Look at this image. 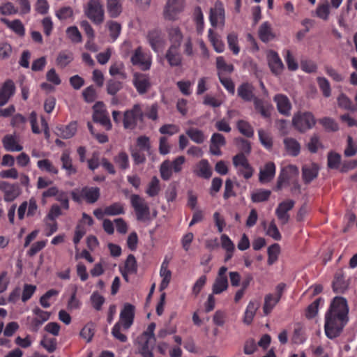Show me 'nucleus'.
<instances>
[{
    "label": "nucleus",
    "instance_id": "f257e3e1",
    "mask_svg": "<svg viewBox=\"0 0 357 357\" xmlns=\"http://www.w3.org/2000/svg\"><path fill=\"white\" fill-rule=\"evenodd\" d=\"M349 306L346 298L336 296L332 301L325 314L324 330L326 337H338L349 321Z\"/></svg>",
    "mask_w": 357,
    "mask_h": 357
},
{
    "label": "nucleus",
    "instance_id": "f03ea898",
    "mask_svg": "<svg viewBox=\"0 0 357 357\" xmlns=\"http://www.w3.org/2000/svg\"><path fill=\"white\" fill-rule=\"evenodd\" d=\"M135 314V307L128 303L124 304L120 312L119 321H117L112 329L113 337L121 342H126L128 337L121 331H128L133 324Z\"/></svg>",
    "mask_w": 357,
    "mask_h": 357
},
{
    "label": "nucleus",
    "instance_id": "7ed1b4c3",
    "mask_svg": "<svg viewBox=\"0 0 357 357\" xmlns=\"http://www.w3.org/2000/svg\"><path fill=\"white\" fill-rule=\"evenodd\" d=\"M155 337H146V334L139 335L135 342L137 354L142 357H154L153 351L155 347Z\"/></svg>",
    "mask_w": 357,
    "mask_h": 357
},
{
    "label": "nucleus",
    "instance_id": "20e7f679",
    "mask_svg": "<svg viewBox=\"0 0 357 357\" xmlns=\"http://www.w3.org/2000/svg\"><path fill=\"white\" fill-rule=\"evenodd\" d=\"M73 199L80 202L84 199L87 203H95L100 197V189L97 187H84L81 189H75L71 192Z\"/></svg>",
    "mask_w": 357,
    "mask_h": 357
},
{
    "label": "nucleus",
    "instance_id": "39448f33",
    "mask_svg": "<svg viewBox=\"0 0 357 357\" xmlns=\"http://www.w3.org/2000/svg\"><path fill=\"white\" fill-rule=\"evenodd\" d=\"M144 114L142 106L140 104H135L132 109L126 110L123 114V123L126 129L135 128L138 121H143Z\"/></svg>",
    "mask_w": 357,
    "mask_h": 357
},
{
    "label": "nucleus",
    "instance_id": "423d86ee",
    "mask_svg": "<svg viewBox=\"0 0 357 357\" xmlns=\"http://www.w3.org/2000/svg\"><path fill=\"white\" fill-rule=\"evenodd\" d=\"M286 284L283 282L278 284L275 287V294H266L264 297L263 312L264 315H268L275 306L279 303L284 291Z\"/></svg>",
    "mask_w": 357,
    "mask_h": 357
},
{
    "label": "nucleus",
    "instance_id": "0eeeda50",
    "mask_svg": "<svg viewBox=\"0 0 357 357\" xmlns=\"http://www.w3.org/2000/svg\"><path fill=\"white\" fill-rule=\"evenodd\" d=\"M292 123L296 129L305 132L314 126L315 119L310 112H298L294 115Z\"/></svg>",
    "mask_w": 357,
    "mask_h": 357
},
{
    "label": "nucleus",
    "instance_id": "6e6552de",
    "mask_svg": "<svg viewBox=\"0 0 357 357\" xmlns=\"http://www.w3.org/2000/svg\"><path fill=\"white\" fill-rule=\"evenodd\" d=\"M185 8V0H167L163 15L166 20L175 21L178 19Z\"/></svg>",
    "mask_w": 357,
    "mask_h": 357
},
{
    "label": "nucleus",
    "instance_id": "1a4fd4ad",
    "mask_svg": "<svg viewBox=\"0 0 357 357\" xmlns=\"http://www.w3.org/2000/svg\"><path fill=\"white\" fill-rule=\"evenodd\" d=\"M299 174L298 167L294 165H289L282 168L278 178L276 188L282 189L289 184L290 181L296 178Z\"/></svg>",
    "mask_w": 357,
    "mask_h": 357
},
{
    "label": "nucleus",
    "instance_id": "9d476101",
    "mask_svg": "<svg viewBox=\"0 0 357 357\" xmlns=\"http://www.w3.org/2000/svg\"><path fill=\"white\" fill-rule=\"evenodd\" d=\"M86 16L96 24L104 20V10L99 0H91L85 9Z\"/></svg>",
    "mask_w": 357,
    "mask_h": 357
},
{
    "label": "nucleus",
    "instance_id": "9b49d317",
    "mask_svg": "<svg viewBox=\"0 0 357 357\" xmlns=\"http://www.w3.org/2000/svg\"><path fill=\"white\" fill-rule=\"evenodd\" d=\"M131 62L134 66H137L142 70L150 69L152 59L151 55L145 52L141 47L137 48L131 56Z\"/></svg>",
    "mask_w": 357,
    "mask_h": 357
},
{
    "label": "nucleus",
    "instance_id": "f8f14e48",
    "mask_svg": "<svg viewBox=\"0 0 357 357\" xmlns=\"http://www.w3.org/2000/svg\"><path fill=\"white\" fill-rule=\"evenodd\" d=\"M130 202L138 220H145L149 218L150 215L149 207L144 199L137 195H132L130 197Z\"/></svg>",
    "mask_w": 357,
    "mask_h": 357
},
{
    "label": "nucleus",
    "instance_id": "ddd939ff",
    "mask_svg": "<svg viewBox=\"0 0 357 357\" xmlns=\"http://www.w3.org/2000/svg\"><path fill=\"white\" fill-rule=\"evenodd\" d=\"M93 119L95 122L99 123L105 128L106 130L112 128V123L108 113L105 108V105L102 102H98L93 106Z\"/></svg>",
    "mask_w": 357,
    "mask_h": 357
},
{
    "label": "nucleus",
    "instance_id": "4468645a",
    "mask_svg": "<svg viewBox=\"0 0 357 357\" xmlns=\"http://www.w3.org/2000/svg\"><path fill=\"white\" fill-rule=\"evenodd\" d=\"M209 20L211 26L213 27L223 26L225 25V13L221 1H215L213 6L211 8Z\"/></svg>",
    "mask_w": 357,
    "mask_h": 357
},
{
    "label": "nucleus",
    "instance_id": "2eb2a0df",
    "mask_svg": "<svg viewBox=\"0 0 357 357\" xmlns=\"http://www.w3.org/2000/svg\"><path fill=\"white\" fill-rule=\"evenodd\" d=\"M0 190L3 193V199L8 202L15 200L21 193L17 184L5 181H0Z\"/></svg>",
    "mask_w": 357,
    "mask_h": 357
},
{
    "label": "nucleus",
    "instance_id": "dca6fc26",
    "mask_svg": "<svg viewBox=\"0 0 357 357\" xmlns=\"http://www.w3.org/2000/svg\"><path fill=\"white\" fill-rule=\"evenodd\" d=\"M227 268L222 266L220 268L218 276L213 284L212 291L213 294H220L228 287V279L226 275Z\"/></svg>",
    "mask_w": 357,
    "mask_h": 357
},
{
    "label": "nucleus",
    "instance_id": "f3484780",
    "mask_svg": "<svg viewBox=\"0 0 357 357\" xmlns=\"http://www.w3.org/2000/svg\"><path fill=\"white\" fill-rule=\"evenodd\" d=\"M132 84L140 95L146 93L151 86L149 76L140 73L133 74Z\"/></svg>",
    "mask_w": 357,
    "mask_h": 357
},
{
    "label": "nucleus",
    "instance_id": "a211bd4d",
    "mask_svg": "<svg viewBox=\"0 0 357 357\" xmlns=\"http://www.w3.org/2000/svg\"><path fill=\"white\" fill-rule=\"evenodd\" d=\"M266 57L271 72L275 75H280L284 66L278 54L273 50H268L266 52Z\"/></svg>",
    "mask_w": 357,
    "mask_h": 357
},
{
    "label": "nucleus",
    "instance_id": "6ab92c4d",
    "mask_svg": "<svg viewBox=\"0 0 357 357\" xmlns=\"http://www.w3.org/2000/svg\"><path fill=\"white\" fill-rule=\"evenodd\" d=\"M2 144L7 151L20 152L23 149V146L20 142V138L15 134L6 135L2 139Z\"/></svg>",
    "mask_w": 357,
    "mask_h": 357
},
{
    "label": "nucleus",
    "instance_id": "aec40b11",
    "mask_svg": "<svg viewBox=\"0 0 357 357\" xmlns=\"http://www.w3.org/2000/svg\"><path fill=\"white\" fill-rule=\"evenodd\" d=\"M15 92L14 82L10 79L6 80L0 87V107L5 105L15 94Z\"/></svg>",
    "mask_w": 357,
    "mask_h": 357
},
{
    "label": "nucleus",
    "instance_id": "412c9836",
    "mask_svg": "<svg viewBox=\"0 0 357 357\" xmlns=\"http://www.w3.org/2000/svg\"><path fill=\"white\" fill-rule=\"evenodd\" d=\"M212 168L206 159L199 161L194 167L193 173L198 177L208 179L212 176Z\"/></svg>",
    "mask_w": 357,
    "mask_h": 357
},
{
    "label": "nucleus",
    "instance_id": "4be33fe9",
    "mask_svg": "<svg viewBox=\"0 0 357 357\" xmlns=\"http://www.w3.org/2000/svg\"><path fill=\"white\" fill-rule=\"evenodd\" d=\"M148 40L153 51L160 52L165 45V40L158 30H153L148 33Z\"/></svg>",
    "mask_w": 357,
    "mask_h": 357
},
{
    "label": "nucleus",
    "instance_id": "5701e85b",
    "mask_svg": "<svg viewBox=\"0 0 357 357\" xmlns=\"http://www.w3.org/2000/svg\"><path fill=\"white\" fill-rule=\"evenodd\" d=\"M276 102L278 112L285 116H289L291 109V104L289 98L283 94H277L273 98Z\"/></svg>",
    "mask_w": 357,
    "mask_h": 357
},
{
    "label": "nucleus",
    "instance_id": "b1692460",
    "mask_svg": "<svg viewBox=\"0 0 357 357\" xmlns=\"http://www.w3.org/2000/svg\"><path fill=\"white\" fill-rule=\"evenodd\" d=\"M165 58L171 67H178L182 64V56L179 47H169L166 52Z\"/></svg>",
    "mask_w": 357,
    "mask_h": 357
},
{
    "label": "nucleus",
    "instance_id": "393cba45",
    "mask_svg": "<svg viewBox=\"0 0 357 357\" xmlns=\"http://www.w3.org/2000/svg\"><path fill=\"white\" fill-rule=\"evenodd\" d=\"M169 261L165 258L161 264L160 270V275L162 278V281L160 284V291H163L169 285L171 278L172 272L168 269Z\"/></svg>",
    "mask_w": 357,
    "mask_h": 357
},
{
    "label": "nucleus",
    "instance_id": "a878e982",
    "mask_svg": "<svg viewBox=\"0 0 357 357\" xmlns=\"http://www.w3.org/2000/svg\"><path fill=\"white\" fill-rule=\"evenodd\" d=\"M275 174V165L273 162H267L259 171V181L266 183L271 181Z\"/></svg>",
    "mask_w": 357,
    "mask_h": 357
},
{
    "label": "nucleus",
    "instance_id": "bb28decb",
    "mask_svg": "<svg viewBox=\"0 0 357 357\" xmlns=\"http://www.w3.org/2000/svg\"><path fill=\"white\" fill-rule=\"evenodd\" d=\"M332 288L335 293L342 294L344 293L348 288V283L345 280L342 272H337L335 274L334 279L332 283Z\"/></svg>",
    "mask_w": 357,
    "mask_h": 357
},
{
    "label": "nucleus",
    "instance_id": "cd10ccee",
    "mask_svg": "<svg viewBox=\"0 0 357 357\" xmlns=\"http://www.w3.org/2000/svg\"><path fill=\"white\" fill-rule=\"evenodd\" d=\"M167 33L169 40L171 43L169 47H180L183 36L179 27H169L167 29Z\"/></svg>",
    "mask_w": 357,
    "mask_h": 357
},
{
    "label": "nucleus",
    "instance_id": "c85d7f7f",
    "mask_svg": "<svg viewBox=\"0 0 357 357\" xmlns=\"http://www.w3.org/2000/svg\"><path fill=\"white\" fill-rule=\"evenodd\" d=\"M260 307V303L257 301H250L244 312L243 321L246 325H250L253 321L256 312Z\"/></svg>",
    "mask_w": 357,
    "mask_h": 357
},
{
    "label": "nucleus",
    "instance_id": "c756f323",
    "mask_svg": "<svg viewBox=\"0 0 357 357\" xmlns=\"http://www.w3.org/2000/svg\"><path fill=\"white\" fill-rule=\"evenodd\" d=\"M1 21L6 25L12 31L20 36H24L25 34V28L20 20H9L6 18H1Z\"/></svg>",
    "mask_w": 357,
    "mask_h": 357
},
{
    "label": "nucleus",
    "instance_id": "7c9ffc66",
    "mask_svg": "<svg viewBox=\"0 0 357 357\" xmlns=\"http://www.w3.org/2000/svg\"><path fill=\"white\" fill-rule=\"evenodd\" d=\"M77 126L75 121L70 123L66 126H61L56 128V134L63 139H70L77 132Z\"/></svg>",
    "mask_w": 357,
    "mask_h": 357
},
{
    "label": "nucleus",
    "instance_id": "2f4dec72",
    "mask_svg": "<svg viewBox=\"0 0 357 357\" xmlns=\"http://www.w3.org/2000/svg\"><path fill=\"white\" fill-rule=\"evenodd\" d=\"M303 179L305 183H310L314 179L319 172V167L316 164H310L303 167Z\"/></svg>",
    "mask_w": 357,
    "mask_h": 357
},
{
    "label": "nucleus",
    "instance_id": "473e14b6",
    "mask_svg": "<svg viewBox=\"0 0 357 357\" xmlns=\"http://www.w3.org/2000/svg\"><path fill=\"white\" fill-rule=\"evenodd\" d=\"M259 37L261 41L267 43L275 38L271 25L268 22H264L261 24L258 31Z\"/></svg>",
    "mask_w": 357,
    "mask_h": 357
},
{
    "label": "nucleus",
    "instance_id": "72a5a7b5",
    "mask_svg": "<svg viewBox=\"0 0 357 357\" xmlns=\"http://www.w3.org/2000/svg\"><path fill=\"white\" fill-rule=\"evenodd\" d=\"M284 145L287 154L296 156L301 151V145L298 141L291 137H286L284 139Z\"/></svg>",
    "mask_w": 357,
    "mask_h": 357
},
{
    "label": "nucleus",
    "instance_id": "f704fd0d",
    "mask_svg": "<svg viewBox=\"0 0 357 357\" xmlns=\"http://www.w3.org/2000/svg\"><path fill=\"white\" fill-rule=\"evenodd\" d=\"M61 161L62 163V169H65L66 172V174L68 176H71L73 174H76L77 169L73 165L72 158L70 156V153L68 151H65L63 152L61 156Z\"/></svg>",
    "mask_w": 357,
    "mask_h": 357
},
{
    "label": "nucleus",
    "instance_id": "c9c22d12",
    "mask_svg": "<svg viewBox=\"0 0 357 357\" xmlns=\"http://www.w3.org/2000/svg\"><path fill=\"white\" fill-rule=\"evenodd\" d=\"M255 108L264 118H268L273 109L272 106L257 98H254Z\"/></svg>",
    "mask_w": 357,
    "mask_h": 357
},
{
    "label": "nucleus",
    "instance_id": "e433bc0d",
    "mask_svg": "<svg viewBox=\"0 0 357 357\" xmlns=\"http://www.w3.org/2000/svg\"><path fill=\"white\" fill-rule=\"evenodd\" d=\"M237 91L238 95L245 101L254 100L253 88L250 84L248 83L241 84Z\"/></svg>",
    "mask_w": 357,
    "mask_h": 357
},
{
    "label": "nucleus",
    "instance_id": "4c0bfd02",
    "mask_svg": "<svg viewBox=\"0 0 357 357\" xmlns=\"http://www.w3.org/2000/svg\"><path fill=\"white\" fill-rule=\"evenodd\" d=\"M123 0H107V8L112 17H118L122 11Z\"/></svg>",
    "mask_w": 357,
    "mask_h": 357
},
{
    "label": "nucleus",
    "instance_id": "58836bf2",
    "mask_svg": "<svg viewBox=\"0 0 357 357\" xmlns=\"http://www.w3.org/2000/svg\"><path fill=\"white\" fill-rule=\"evenodd\" d=\"M185 133L192 142L197 144H202L206 139L203 131L197 128H190L186 130Z\"/></svg>",
    "mask_w": 357,
    "mask_h": 357
},
{
    "label": "nucleus",
    "instance_id": "ea45409f",
    "mask_svg": "<svg viewBox=\"0 0 357 357\" xmlns=\"http://www.w3.org/2000/svg\"><path fill=\"white\" fill-rule=\"evenodd\" d=\"M109 73L110 75L112 76H119L121 79H126L127 78V74L125 72V66L124 64L121 62H115L114 63L112 64Z\"/></svg>",
    "mask_w": 357,
    "mask_h": 357
},
{
    "label": "nucleus",
    "instance_id": "a19ab883",
    "mask_svg": "<svg viewBox=\"0 0 357 357\" xmlns=\"http://www.w3.org/2000/svg\"><path fill=\"white\" fill-rule=\"evenodd\" d=\"M216 67L218 70V76L222 75V73H231L234 70V66L231 63H227L222 56H218L216 59Z\"/></svg>",
    "mask_w": 357,
    "mask_h": 357
},
{
    "label": "nucleus",
    "instance_id": "79ce46f5",
    "mask_svg": "<svg viewBox=\"0 0 357 357\" xmlns=\"http://www.w3.org/2000/svg\"><path fill=\"white\" fill-rule=\"evenodd\" d=\"M208 38L215 52L218 53H222L224 52L225 44L219 38V36L214 33L212 29H209L208 31Z\"/></svg>",
    "mask_w": 357,
    "mask_h": 357
},
{
    "label": "nucleus",
    "instance_id": "37998d69",
    "mask_svg": "<svg viewBox=\"0 0 357 357\" xmlns=\"http://www.w3.org/2000/svg\"><path fill=\"white\" fill-rule=\"evenodd\" d=\"M125 213L124 205L120 202H115L105 208L106 215H118Z\"/></svg>",
    "mask_w": 357,
    "mask_h": 357
},
{
    "label": "nucleus",
    "instance_id": "c03bdc74",
    "mask_svg": "<svg viewBox=\"0 0 357 357\" xmlns=\"http://www.w3.org/2000/svg\"><path fill=\"white\" fill-rule=\"evenodd\" d=\"M238 131L247 137H252L254 135V129L249 122L244 120H239L236 124Z\"/></svg>",
    "mask_w": 357,
    "mask_h": 357
},
{
    "label": "nucleus",
    "instance_id": "a18cd8bd",
    "mask_svg": "<svg viewBox=\"0 0 357 357\" xmlns=\"http://www.w3.org/2000/svg\"><path fill=\"white\" fill-rule=\"evenodd\" d=\"M37 166L41 171H45L50 174H57L59 172L57 167H56L48 159L38 160Z\"/></svg>",
    "mask_w": 357,
    "mask_h": 357
},
{
    "label": "nucleus",
    "instance_id": "49530a36",
    "mask_svg": "<svg viewBox=\"0 0 357 357\" xmlns=\"http://www.w3.org/2000/svg\"><path fill=\"white\" fill-rule=\"evenodd\" d=\"M318 86L324 97L328 98L331 95V87L329 81L324 77L317 78Z\"/></svg>",
    "mask_w": 357,
    "mask_h": 357
},
{
    "label": "nucleus",
    "instance_id": "de8ad7c7",
    "mask_svg": "<svg viewBox=\"0 0 357 357\" xmlns=\"http://www.w3.org/2000/svg\"><path fill=\"white\" fill-rule=\"evenodd\" d=\"M160 190V181L156 176H153L148 184L146 192L149 197H155L159 193Z\"/></svg>",
    "mask_w": 357,
    "mask_h": 357
},
{
    "label": "nucleus",
    "instance_id": "09e8293b",
    "mask_svg": "<svg viewBox=\"0 0 357 357\" xmlns=\"http://www.w3.org/2000/svg\"><path fill=\"white\" fill-rule=\"evenodd\" d=\"M173 169L171 166V162L169 160H165L162 162L160 167V172L161 178L165 181L170 179L172 175Z\"/></svg>",
    "mask_w": 357,
    "mask_h": 357
},
{
    "label": "nucleus",
    "instance_id": "8fccbe9b",
    "mask_svg": "<svg viewBox=\"0 0 357 357\" xmlns=\"http://www.w3.org/2000/svg\"><path fill=\"white\" fill-rule=\"evenodd\" d=\"M73 59V54L68 52H61L56 58V64L61 68L68 65Z\"/></svg>",
    "mask_w": 357,
    "mask_h": 357
},
{
    "label": "nucleus",
    "instance_id": "3c124183",
    "mask_svg": "<svg viewBox=\"0 0 357 357\" xmlns=\"http://www.w3.org/2000/svg\"><path fill=\"white\" fill-rule=\"evenodd\" d=\"M306 340L304 330L303 328L300 326L297 325L293 333L291 340L293 343L296 344H303Z\"/></svg>",
    "mask_w": 357,
    "mask_h": 357
},
{
    "label": "nucleus",
    "instance_id": "603ef678",
    "mask_svg": "<svg viewBox=\"0 0 357 357\" xmlns=\"http://www.w3.org/2000/svg\"><path fill=\"white\" fill-rule=\"evenodd\" d=\"M258 135L259 141L261 143V144L266 149H271L273 146V140L272 137H271V135L262 129H259L258 130Z\"/></svg>",
    "mask_w": 357,
    "mask_h": 357
},
{
    "label": "nucleus",
    "instance_id": "864d4df0",
    "mask_svg": "<svg viewBox=\"0 0 357 357\" xmlns=\"http://www.w3.org/2000/svg\"><path fill=\"white\" fill-rule=\"evenodd\" d=\"M227 39L229 48L234 54H238L240 52V48L238 45V35L234 32L230 33L228 34Z\"/></svg>",
    "mask_w": 357,
    "mask_h": 357
},
{
    "label": "nucleus",
    "instance_id": "5fc2aeb1",
    "mask_svg": "<svg viewBox=\"0 0 357 357\" xmlns=\"http://www.w3.org/2000/svg\"><path fill=\"white\" fill-rule=\"evenodd\" d=\"M270 195V190L261 189L253 192L251 198L253 202H261L267 200Z\"/></svg>",
    "mask_w": 357,
    "mask_h": 357
},
{
    "label": "nucleus",
    "instance_id": "6e6d98bb",
    "mask_svg": "<svg viewBox=\"0 0 357 357\" xmlns=\"http://www.w3.org/2000/svg\"><path fill=\"white\" fill-rule=\"evenodd\" d=\"M90 300L91 302L92 306L96 310L99 311L102 309V306L105 303V298L100 295L98 291H94L91 297Z\"/></svg>",
    "mask_w": 357,
    "mask_h": 357
},
{
    "label": "nucleus",
    "instance_id": "4d7b16f0",
    "mask_svg": "<svg viewBox=\"0 0 357 357\" xmlns=\"http://www.w3.org/2000/svg\"><path fill=\"white\" fill-rule=\"evenodd\" d=\"M285 62L287 63V68L291 71H296L298 68V64L291 54V51L286 50L285 54L284 55Z\"/></svg>",
    "mask_w": 357,
    "mask_h": 357
},
{
    "label": "nucleus",
    "instance_id": "13d9d810",
    "mask_svg": "<svg viewBox=\"0 0 357 357\" xmlns=\"http://www.w3.org/2000/svg\"><path fill=\"white\" fill-rule=\"evenodd\" d=\"M115 163L122 169H126L129 167L128 155L124 153L121 152L114 159Z\"/></svg>",
    "mask_w": 357,
    "mask_h": 357
},
{
    "label": "nucleus",
    "instance_id": "bf43d9fd",
    "mask_svg": "<svg viewBox=\"0 0 357 357\" xmlns=\"http://www.w3.org/2000/svg\"><path fill=\"white\" fill-rule=\"evenodd\" d=\"M18 13V9L13 3L7 1L0 5V13L3 15H11Z\"/></svg>",
    "mask_w": 357,
    "mask_h": 357
},
{
    "label": "nucleus",
    "instance_id": "052dcab7",
    "mask_svg": "<svg viewBox=\"0 0 357 357\" xmlns=\"http://www.w3.org/2000/svg\"><path fill=\"white\" fill-rule=\"evenodd\" d=\"M321 301V298H317L308 305L305 311V316L307 319H312L317 315Z\"/></svg>",
    "mask_w": 357,
    "mask_h": 357
},
{
    "label": "nucleus",
    "instance_id": "680f3d73",
    "mask_svg": "<svg viewBox=\"0 0 357 357\" xmlns=\"http://www.w3.org/2000/svg\"><path fill=\"white\" fill-rule=\"evenodd\" d=\"M59 291L52 289L48 290L45 294H43L40 298V304L45 308L50 307V303L48 300L52 296H56L59 294Z\"/></svg>",
    "mask_w": 357,
    "mask_h": 357
},
{
    "label": "nucleus",
    "instance_id": "e2e57ef3",
    "mask_svg": "<svg viewBox=\"0 0 357 357\" xmlns=\"http://www.w3.org/2000/svg\"><path fill=\"white\" fill-rule=\"evenodd\" d=\"M341 161V155L337 153L330 152L328 155V166L331 169H337Z\"/></svg>",
    "mask_w": 357,
    "mask_h": 357
},
{
    "label": "nucleus",
    "instance_id": "0e129e2a",
    "mask_svg": "<svg viewBox=\"0 0 357 357\" xmlns=\"http://www.w3.org/2000/svg\"><path fill=\"white\" fill-rule=\"evenodd\" d=\"M122 89V83L119 81L110 79L107 84V91L110 95L116 94Z\"/></svg>",
    "mask_w": 357,
    "mask_h": 357
},
{
    "label": "nucleus",
    "instance_id": "69168bd1",
    "mask_svg": "<svg viewBox=\"0 0 357 357\" xmlns=\"http://www.w3.org/2000/svg\"><path fill=\"white\" fill-rule=\"evenodd\" d=\"M66 34L69 39L73 43H79L82 41V35L76 26L68 27L66 30Z\"/></svg>",
    "mask_w": 357,
    "mask_h": 357
},
{
    "label": "nucleus",
    "instance_id": "338daca9",
    "mask_svg": "<svg viewBox=\"0 0 357 357\" xmlns=\"http://www.w3.org/2000/svg\"><path fill=\"white\" fill-rule=\"evenodd\" d=\"M95 331L92 324H88L83 327V328L80 331V336L85 339L87 342L91 341Z\"/></svg>",
    "mask_w": 357,
    "mask_h": 357
},
{
    "label": "nucleus",
    "instance_id": "774afa93",
    "mask_svg": "<svg viewBox=\"0 0 357 357\" xmlns=\"http://www.w3.org/2000/svg\"><path fill=\"white\" fill-rule=\"evenodd\" d=\"M357 153V144L353 141L351 137H347V145L344 151V154L347 157H351Z\"/></svg>",
    "mask_w": 357,
    "mask_h": 357
}]
</instances>
